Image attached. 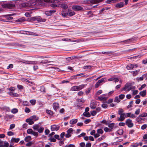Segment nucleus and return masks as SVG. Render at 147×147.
Wrapping results in <instances>:
<instances>
[{"label": "nucleus", "instance_id": "obj_1", "mask_svg": "<svg viewBox=\"0 0 147 147\" xmlns=\"http://www.w3.org/2000/svg\"><path fill=\"white\" fill-rule=\"evenodd\" d=\"M36 4L35 1H28L24 3H23L20 4V6L21 8L25 7H31L32 6L35 5Z\"/></svg>", "mask_w": 147, "mask_h": 147}, {"label": "nucleus", "instance_id": "obj_2", "mask_svg": "<svg viewBox=\"0 0 147 147\" xmlns=\"http://www.w3.org/2000/svg\"><path fill=\"white\" fill-rule=\"evenodd\" d=\"M75 14V12L71 10H68V11H63L61 12V15L63 17H66L67 16L71 17L73 16Z\"/></svg>", "mask_w": 147, "mask_h": 147}, {"label": "nucleus", "instance_id": "obj_3", "mask_svg": "<svg viewBox=\"0 0 147 147\" xmlns=\"http://www.w3.org/2000/svg\"><path fill=\"white\" fill-rule=\"evenodd\" d=\"M86 85L82 84L79 86H74L72 87L71 88L72 91H79L83 89Z\"/></svg>", "mask_w": 147, "mask_h": 147}, {"label": "nucleus", "instance_id": "obj_4", "mask_svg": "<svg viewBox=\"0 0 147 147\" xmlns=\"http://www.w3.org/2000/svg\"><path fill=\"white\" fill-rule=\"evenodd\" d=\"M72 9L76 11H84L83 8L81 6L78 5H73L72 7Z\"/></svg>", "mask_w": 147, "mask_h": 147}, {"label": "nucleus", "instance_id": "obj_5", "mask_svg": "<svg viewBox=\"0 0 147 147\" xmlns=\"http://www.w3.org/2000/svg\"><path fill=\"white\" fill-rule=\"evenodd\" d=\"M119 118L118 117L117 120L119 121H122L125 119V117H129V113H127L126 115L125 114L121 115Z\"/></svg>", "mask_w": 147, "mask_h": 147}, {"label": "nucleus", "instance_id": "obj_6", "mask_svg": "<svg viewBox=\"0 0 147 147\" xmlns=\"http://www.w3.org/2000/svg\"><path fill=\"white\" fill-rule=\"evenodd\" d=\"M2 6L3 8H11L14 7L15 6V5L14 4H11L8 3L2 4Z\"/></svg>", "mask_w": 147, "mask_h": 147}, {"label": "nucleus", "instance_id": "obj_7", "mask_svg": "<svg viewBox=\"0 0 147 147\" xmlns=\"http://www.w3.org/2000/svg\"><path fill=\"white\" fill-rule=\"evenodd\" d=\"M73 130L72 128H70L67 131V133L65 134V136L66 138H69L71 136V134H73Z\"/></svg>", "mask_w": 147, "mask_h": 147}, {"label": "nucleus", "instance_id": "obj_8", "mask_svg": "<svg viewBox=\"0 0 147 147\" xmlns=\"http://www.w3.org/2000/svg\"><path fill=\"white\" fill-rule=\"evenodd\" d=\"M53 10H50L49 11H46L45 12V15L48 16H51L52 15L56 12L55 8L53 9Z\"/></svg>", "mask_w": 147, "mask_h": 147}, {"label": "nucleus", "instance_id": "obj_9", "mask_svg": "<svg viewBox=\"0 0 147 147\" xmlns=\"http://www.w3.org/2000/svg\"><path fill=\"white\" fill-rule=\"evenodd\" d=\"M60 128V127L58 125H53L51 126V129L52 131H57Z\"/></svg>", "mask_w": 147, "mask_h": 147}, {"label": "nucleus", "instance_id": "obj_10", "mask_svg": "<svg viewBox=\"0 0 147 147\" xmlns=\"http://www.w3.org/2000/svg\"><path fill=\"white\" fill-rule=\"evenodd\" d=\"M22 62L26 64H36L38 63L37 61H26L25 60H22V61H21Z\"/></svg>", "mask_w": 147, "mask_h": 147}, {"label": "nucleus", "instance_id": "obj_11", "mask_svg": "<svg viewBox=\"0 0 147 147\" xmlns=\"http://www.w3.org/2000/svg\"><path fill=\"white\" fill-rule=\"evenodd\" d=\"M124 3L123 2H120L119 3L116 4L115 5V7L117 8H121L124 6Z\"/></svg>", "mask_w": 147, "mask_h": 147}, {"label": "nucleus", "instance_id": "obj_12", "mask_svg": "<svg viewBox=\"0 0 147 147\" xmlns=\"http://www.w3.org/2000/svg\"><path fill=\"white\" fill-rule=\"evenodd\" d=\"M14 116L12 115L6 114L4 116V118L6 121H8L9 119H12Z\"/></svg>", "mask_w": 147, "mask_h": 147}, {"label": "nucleus", "instance_id": "obj_13", "mask_svg": "<svg viewBox=\"0 0 147 147\" xmlns=\"http://www.w3.org/2000/svg\"><path fill=\"white\" fill-rule=\"evenodd\" d=\"M53 106L54 109L56 111L59 107V104L55 102L53 103Z\"/></svg>", "mask_w": 147, "mask_h": 147}, {"label": "nucleus", "instance_id": "obj_14", "mask_svg": "<svg viewBox=\"0 0 147 147\" xmlns=\"http://www.w3.org/2000/svg\"><path fill=\"white\" fill-rule=\"evenodd\" d=\"M129 84L127 83L124 86L121 88V91H123L124 90H129Z\"/></svg>", "mask_w": 147, "mask_h": 147}, {"label": "nucleus", "instance_id": "obj_15", "mask_svg": "<svg viewBox=\"0 0 147 147\" xmlns=\"http://www.w3.org/2000/svg\"><path fill=\"white\" fill-rule=\"evenodd\" d=\"M26 121L27 123H28V124L30 125H32L34 123V122L30 118L27 119L26 120Z\"/></svg>", "mask_w": 147, "mask_h": 147}, {"label": "nucleus", "instance_id": "obj_16", "mask_svg": "<svg viewBox=\"0 0 147 147\" xmlns=\"http://www.w3.org/2000/svg\"><path fill=\"white\" fill-rule=\"evenodd\" d=\"M9 94L12 96L18 97L19 94L17 93L13 92H9Z\"/></svg>", "mask_w": 147, "mask_h": 147}, {"label": "nucleus", "instance_id": "obj_17", "mask_svg": "<svg viewBox=\"0 0 147 147\" xmlns=\"http://www.w3.org/2000/svg\"><path fill=\"white\" fill-rule=\"evenodd\" d=\"M117 0H107L106 2L108 4H110L112 3H115L117 2Z\"/></svg>", "mask_w": 147, "mask_h": 147}, {"label": "nucleus", "instance_id": "obj_18", "mask_svg": "<svg viewBox=\"0 0 147 147\" xmlns=\"http://www.w3.org/2000/svg\"><path fill=\"white\" fill-rule=\"evenodd\" d=\"M78 121L77 119H72L69 122V123L71 124H76Z\"/></svg>", "mask_w": 147, "mask_h": 147}, {"label": "nucleus", "instance_id": "obj_19", "mask_svg": "<svg viewBox=\"0 0 147 147\" xmlns=\"http://www.w3.org/2000/svg\"><path fill=\"white\" fill-rule=\"evenodd\" d=\"M20 140L19 138H12L11 139V142H14L16 143H18Z\"/></svg>", "mask_w": 147, "mask_h": 147}, {"label": "nucleus", "instance_id": "obj_20", "mask_svg": "<svg viewBox=\"0 0 147 147\" xmlns=\"http://www.w3.org/2000/svg\"><path fill=\"white\" fill-rule=\"evenodd\" d=\"M32 138L31 136H28L26 137L24 139V140L26 142H29L31 140Z\"/></svg>", "mask_w": 147, "mask_h": 147}, {"label": "nucleus", "instance_id": "obj_21", "mask_svg": "<svg viewBox=\"0 0 147 147\" xmlns=\"http://www.w3.org/2000/svg\"><path fill=\"white\" fill-rule=\"evenodd\" d=\"M46 113L50 115L51 116H53L54 114L53 112L52 111L49 110H46Z\"/></svg>", "mask_w": 147, "mask_h": 147}, {"label": "nucleus", "instance_id": "obj_22", "mask_svg": "<svg viewBox=\"0 0 147 147\" xmlns=\"http://www.w3.org/2000/svg\"><path fill=\"white\" fill-rule=\"evenodd\" d=\"M139 94L143 97L146 94V90H144L143 91H141Z\"/></svg>", "mask_w": 147, "mask_h": 147}, {"label": "nucleus", "instance_id": "obj_23", "mask_svg": "<svg viewBox=\"0 0 147 147\" xmlns=\"http://www.w3.org/2000/svg\"><path fill=\"white\" fill-rule=\"evenodd\" d=\"M82 115L87 117H89L91 116L90 114L88 112H84Z\"/></svg>", "mask_w": 147, "mask_h": 147}, {"label": "nucleus", "instance_id": "obj_24", "mask_svg": "<svg viewBox=\"0 0 147 147\" xmlns=\"http://www.w3.org/2000/svg\"><path fill=\"white\" fill-rule=\"evenodd\" d=\"M74 105L75 107H77L78 108H82V107H81V106H82V104L78 102H77L75 103Z\"/></svg>", "mask_w": 147, "mask_h": 147}, {"label": "nucleus", "instance_id": "obj_25", "mask_svg": "<svg viewBox=\"0 0 147 147\" xmlns=\"http://www.w3.org/2000/svg\"><path fill=\"white\" fill-rule=\"evenodd\" d=\"M84 2L86 4H90V3H92L94 4L93 0H87L84 1Z\"/></svg>", "mask_w": 147, "mask_h": 147}, {"label": "nucleus", "instance_id": "obj_26", "mask_svg": "<svg viewBox=\"0 0 147 147\" xmlns=\"http://www.w3.org/2000/svg\"><path fill=\"white\" fill-rule=\"evenodd\" d=\"M60 7L61 8L64 9H66L68 7L67 5L64 3L62 4L61 5Z\"/></svg>", "mask_w": 147, "mask_h": 147}, {"label": "nucleus", "instance_id": "obj_27", "mask_svg": "<svg viewBox=\"0 0 147 147\" xmlns=\"http://www.w3.org/2000/svg\"><path fill=\"white\" fill-rule=\"evenodd\" d=\"M137 40L136 37H134L132 38L129 39V43L130 42L134 43Z\"/></svg>", "mask_w": 147, "mask_h": 147}, {"label": "nucleus", "instance_id": "obj_28", "mask_svg": "<svg viewBox=\"0 0 147 147\" xmlns=\"http://www.w3.org/2000/svg\"><path fill=\"white\" fill-rule=\"evenodd\" d=\"M30 118H31L32 120H33L34 121H36L38 119V117H37L36 115H33L31 116Z\"/></svg>", "mask_w": 147, "mask_h": 147}, {"label": "nucleus", "instance_id": "obj_29", "mask_svg": "<svg viewBox=\"0 0 147 147\" xmlns=\"http://www.w3.org/2000/svg\"><path fill=\"white\" fill-rule=\"evenodd\" d=\"M140 71V70H138L136 71H133L131 72V73H132L133 75V76H136V75H137L138 72Z\"/></svg>", "mask_w": 147, "mask_h": 147}, {"label": "nucleus", "instance_id": "obj_30", "mask_svg": "<svg viewBox=\"0 0 147 147\" xmlns=\"http://www.w3.org/2000/svg\"><path fill=\"white\" fill-rule=\"evenodd\" d=\"M95 105V103L94 102H91L90 105V107L91 109H94L96 108V107L94 106Z\"/></svg>", "mask_w": 147, "mask_h": 147}, {"label": "nucleus", "instance_id": "obj_31", "mask_svg": "<svg viewBox=\"0 0 147 147\" xmlns=\"http://www.w3.org/2000/svg\"><path fill=\"white\" fill-rule=\"evenodd\" d=\"M28 35H34L36 36H38L39 35L38 34L35 33L33 32L28 31Z\"/></svg>", "mask_w": 147, "mask_h": 147}, {"label": "nucleus", "instance_id": "obj_32", "mask_svg": "<svg viewBox=\"0 0 147 147\" xmlns=\"http://www.w3.org/2000/svg\"><path fill=\"white\" fill-rule=\"evenodd\" d=\"M44 129V127H41L39 128L37 131L39 133H41L43 132Z\"/></svg>", "mask_w": 147, "mask_h": 147}, {"label": "nucleus", "instance_id": "obj_33", "mask_svg": "<svg viewBox=\"0 0 147 147\" xmlns=\"http://www.w3.org/2000/svg\"><path fill=\"white\" fill-rule=\"evenodd\" d=\"M114 123H111L109 124V123L108 124V126L110 128V129H111L112 130V129L114 126Z\"/></svg>", "mask_w": 147, "mask_h": 147}, {"label": "nucleus", "instance_id": "obj_34", "mask_svg": "<svg viewBox=\"0 0 147 147\" xmlns=\"http://www.w3.org/2000/svg\"><path fill=\"white\" fill-rule=\"evenodd\" d=\"M101 123H103L105 125H108L109 123L108 121H107L106 120L104 119L100 122Z\"/></svg>", "mask_w": 147, "mask_h": 147}, {"label": "nucleus", "instance_id": "obj_35", "mask_svg": "<svg viewBox=\"0 0 147 147\" xmlns=\"http://www.w3.org/2000/svg\"><path fill=\"white\" fill-rule=\"evenodd\" d=\"M18 112V110L17 109L13 108L12 109L11 112L13 114H16Z\"/></svg>", "mask_w": 147, "mask_h": 147}, {"label": "nucleus", "instance_id": "obj_36", "mask_svg": "<svg viewBox=\"0 0 147 147\" xmlns=\"http://www.w3.org/2000/svg\"><path fill=\"white\" fill-rule=\"evenodd\" d=\"M39 126L38 124H35L34 125L33 127V129L35 130H38L39 128Z\"/></svg>", "mask_w": 147, "mask_h": 147}, {"label": "nucleus", "instance_id": "obj_37", "mask_svg": "<svg viewBox=\"0 0 147 147\" xmlns=\"http://www.w3.org/2000/svg\"><path fill=\"white\" fill-rule=\"evenodd\" d=\"M39 2L43 3V2H51V0H38Z\"/></svg>", "mask_w": 147, "mask_h": 147}, {"label": "nucleus", "instance_id": "obj_38", "mask_svg": "<svg viewBox=\"0 0 147 147\" xmlns=\"http://www.w3.org/2000/svg\"><path fill=\"white\" fill-rule=\"evenodd\" d=\"M137 67L138 65H137L135 64H131L130 67H129V68L132 69L134 67Z\"/></svg>", "mask_w": 147, "mask_h": 147}, {"label": "nucleus", "instance_id": "obj_39", "mask_svg": "<svg viewBox=\"0 0 147 147\" xmlns=\"http://www.w3.org/2000/svg\"><path fill=\"white\" fill-rule=\"evenodd\" d=\"M104 130L106 132H109L111 131H112L111 129H110V128L109 129L107 127H105L104 128Z\"/></svg>", "mask_w": 147, "mask_h": 147}, {"label": "nucleus", "instance_id": "obj_40", "mask_svg": "<svg viewBox=\"0 0 147 147\" xmlns=\"http://www.w3.org/2000/svg\"><path fill=\"white\" fill-rule=\"evenodd\" d=\"M105 78H103L101 79L100 80H99L98 81V83H99V84H100L101 83H102L103 82H105Z\"/></svg>", "mask_w": 147, "mask_h": 147}, {"label": "nucleus", "instance_id": "obj_41", "mask_svg": "<svg viewBox=\"0 0 147 147\" xmlns=\"http://www.w3.org/2000/svg\"><path fill=\"white\" fill-rule=\"evenodd\" d=\"M123 131L122 129H119L117 132V134L120 135H122L123 133Z\"/></svg>", "mask_w": 147, "mask_h": 147}, {"label": "nucleus", "instance_id": "obj_42", "mask_svg": "<svg viewBox=\"0 0 147 147\" xmlns=\"http://www.w3.org/2000/svg\"><path fill=\"white\" fill-rule=\"evenodd\" d=\"M50 6L51 7L55 8L57 7V5L56 3H52L51 4Z\"/></svg>", "mask_w": 147, "mask_h": 147}, {"label": "nucleus", "instance_id": "obj_43", "mask_svg": "<svg viewBox=\"0 0 147 147\" xmlns=\"http://www.w3.org/2000/svg\"><path fill=\"white\" fill-rule=\"evenodd\" d=\"M33 131L31 129H29L27 131V133L29 134H32L33 132Z\"/></svg>", "mask_w": 147, "mask_h": 147}, {"label": "nucleus", "instance_id": "obj_44", "mask_svg": "<svg viewBox=\"0 0 147 147\" xmlns=\"http://www.w3.org/2000/svg\"><path fill=\"white\" fill-rule=\"evenodd\" d=\"M50 62V61H48V60H45V61H41L40 62V63H42L43 64H46L49 63Z\"/></svg>", "mask_w": 147, "mask_h": 147}, {"label": "nucleus", "instance_id": "obj_45", "mask_svg": "<svg viewBox=\"0 0 147 147\" xmlns=\"http://www.w3.org/2000/svg\"><path fill=\"white\" fill-rule=\"evenodd\" d=\"M123 112V109H120L118 111V114L119 115H121L124 114H125V113H124Z\"/></svg>", "mask_w": 147, "mask_h": 147}, {"label": "nucleus", "instance_id": "obj_46", "mask_svg": "<svg viewBox=\"0 0 147 147\" xmlns=\"http://www.w3.org/2000/svg\"><path fill=\"white\" fill-rule=\"evenodd\" d=\"M49 140L51 142H55L56 141V139L55 138H52L51 137L49 139Z\"/></svg>", "mask_w": 147, "mask_h": 147}, {"label": "nucleus", "instance_id": "obj_47", "mask_svg": "<svg viewBox=\"0 0 147 147\" xmlns=\"http://www.w3.org/2000/svg\"><path fill=\"white\" fill-rule=\"evenodd\" d=\"M30 20L32 21L37 22V16L31 17Z\"/></svg>", "mask_w": 147, "mask_h": 147}, {"label": "nucleus", "instance_id": "obj_48", "mask_svg": "<svg viewBox=\"0 0 147 147\" xmlns=\"http://www.w3.org/2000/svg\"><path fill=\"white\" fill-rule=\"evenodd\" d=\"M97 133L98 134H102L103 133V131L101 129H99L97 130Z\"/></svg>", "mask_w": 147, "mask_h": 147}, {"label": "nucleus", "instance_id": "obj_49", "mask_svg": "<svg viewBox=\"0 0 147 147\" xmlns=\"http://www.w3.org/2000/svg\"><path fill=\"white\" fill-rule=\"evenodd\" d=\"M17 87L19 90H22L24 88V87L22 85H18Z\"/></svg>", "mask_w": 147, "mask_h": 147}, {"label": "nucleus", "instance_id": "obj_50", "mask_svg": "<svg viewBox=\"0 0 147 147\" xmlns=\"http://www.w3.org/2000/svg\"><path fill=\"white\" fill-rule=\"evenodd\" d=\"M37 21L38 22H42V19L40 16H37Z\"/></svg>", "mask_w": 147, "mask_h": 147}, {"label": "nucleus", "instance_id": "obj_51", "mask_svg": "<svg viewBox=\"0 0 147 147\" xmlns=\"http://www.w3.org/2000/svg\"><path fill=\"white\" fill-rule=\"evenodd\" d=\"M114 101L115 102H120V100L119 99V97H118L117 96L115 97Z\"/></svg>", "mask_w": 147, "mask_h": 147}, {"label": "nucleus", "instance_id": "obj_52", "mask_svg": "<svg viewBox=\"0 0 147 147\" xmlns=\"http://www.w3.org/2000/svg\"><path fill=\"white\" fill-rule=\"evenodd\" d=\"M32 134L34 136H36V137H37L38 136V132H35L33 131V132L32 133Z\"/></svg>", "mask_w": 147, "mask_h": 147}, {"label": "nucleus", "instance_id": "obj_53", "mask_svg": "<svg viewBox=\"0 0 147 147\" xmlns=\"http://www.w3.org/2000/svg\"><path fill=\"white\" fill-rule=\"evenodd\" d=\"M30 102L32 104V105H34L36 103V100L34 99L31 100H30Z\"/></svg>", "mask_w": 147, "mask_h": 147}, {"label": "nucleus", "instance_id": "obj_54", "mask_svg": "<svg viewBox=\"0 0 147 147\" xmlns=\"http://www.w3.org/2000/svg\"><path fill=\"white\" fill-rule=\"evenodd\" d=\"M30 110L28 108L26 107L25 109V111L27 113H29L30 112Z\"/></svg>", "mask_w": 147, "mask_h": 147}, {"label": "nucleus", "instance_id": "obj_55", "mask_svg": "<svg viewBox=\"0 0 147 147\" xmlns=\"http://www.w3.org/2000/svg\"><path fill=\"white\" fill-rule=\"evenodd\" d=\"M125 95L124 94H121L119 96V97L120 100H122L125 97Z\"/></svg>", "mask_w": 147, "mask_h": 147}, {"label": "nucleus", "instance_id": "obj_56", "mask_svg": "<svg viewBox=\"0 0 147 147\" xmlns=\"http://www.w3.org/2000/svg\"><path fill=\"white\" fill-rule=\"evenodd\" d=\"M14 132H12L11 131H9L7 132V134L9 136H13L14 135Z\"/></svg>", "mask_w": 147, "mask_h": 147}, {"label": "nucleus", "instance_id": "obj_57", "mask_svg": "<svg viewBox=\"0 0 147 147\" xmlns=\"http://www.w3.org/2000/svg\"><path fill=\"white\" fill-rule=\"evenodd\" d=\"M91 88H89L87 90H86L85 91L86 94H88L90 92Z\"/></svg>", "mask_w": 147, "mask_h": 147}, {"label": "nucleus", "instance_id": "obj_58", "mask_svg": "<svg viewBox=\"0 0 147 147\" xmlns=\"http://www.w3.org/2000/svg\"><path fill=\"white\" fill-rule=\"evenodd\" d=\"M86 135V134L85 133L83 132L82 133L80 134L78 136V138H80L81 137H84Z\"/></svg>", "mask_w": 147, "mask_h": 147}, {"label": "nucleus", "instance_id": "obj_59", "mask_svg": "<svg viewBox=\"0 0 147 147\" xmlns=\"http://www.w3.org/2000/svg\"><path fill=\"white\" fill-rule=\"evenodd\" d=\"M32 144V142H29L26 144V146L27 147H30Z\"/></svg>", "mask_w": 147, "mask_h": 147}, {"label": "nucleus", "instance_id": "obj_60", "mask_svg": "<svg viewBox=\"0 0 147 147\" xmlns=\"http://www.w3.org/2000/svg\"><path fill=\"white\" fill-rule=\"evenodd\" d=\"M9 146V144L6 141L4 142V144L3 146L5 147H8Z\"/></svg>", "mask_w": 147, "mask_h": 147}, {"label": "nucleus", "instance_id": "obj_61", "mask_svg": "<svg viewBox=\"0 0 147 147\" xmlns=\"http://www.w3.org/2000/svg\"><path fill=\"white\" fill-rule=\"evenodd\" d=\"M91 121V120L90 119H87L84 121V123L85 124H87Z\"/></svg>", "mask_w": 147, "mask_h": 147}, {"label": "nucleus", "instance_id": "obj_62", "mask_svg": "<svg viewBox=\"0 0 147 147\" xmlns=\"http://www.w3.org/2000/svg\"><path fill=\"white\" fill-rule=\"evenodd\" d=\"M90 113L92 115L94 116L96 114V112L95 111H93L90 112Z\"/></svg>", "mask_w": 147, "mask_h": 147}, {"label": "nucleus", "instance_id": "obj_63", "mask_svg": "<svg viewBox=\"0 0 147 147\" xmlns=\"http://www.w3.org/2000/svg\"><path fill=\"white\" fill-rule=\"evenodd\" d=\"M133 125V123L131 122V120L129 119V127H132Z\"/></svg>", "mask_w": 147, "mask_h": 147}, {"label": "nucleus", "instance_id": "obj_64", "mask_svg": "<svg viewBox=\"0 0 147 147\" xmlns=\"http://www.w3.org/2000/svg\"><path fill=\"white\" fill-rule=\"evenodd\" d=\"M50 132V131L48 129H46L45 131V134L46 135H48Z\"/></svg>", "mask_w": 147, "mask_h": 147}]
</instances>
